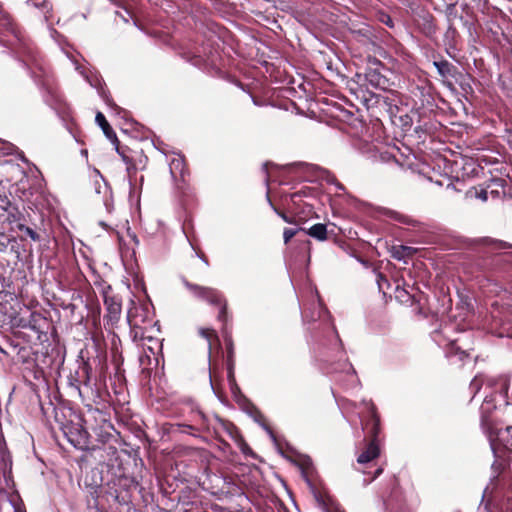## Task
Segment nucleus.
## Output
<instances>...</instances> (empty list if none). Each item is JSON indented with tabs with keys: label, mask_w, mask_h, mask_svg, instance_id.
Instances as JSON below:
<instances>
[{
	"label": "nucleus",
	"mask_w": 512,
	"mask_h": 512,
	"mask_svg": "<svg viewBox=\"0 0 512 512\" xmlns=\"http://www.w3.org/2000/svg\"><path fill=\"white\" fill-rule=\"evenodd\" d=\"M483 427L486 429L490 446L495 457L492 469L500 473V471L504 469L506 459H508L507 453L512 452V427L495 431L493 428H486L485 422L483 423Z\"/></svg>",
	"instance_id": "1"
},
{
	"label": "nucleus",
	"mask_w": 512,
	"mask_h": 512,
	"mask_svg": "<svg viewBox=\"0 0 512 512\" xmlns=\"http://www.w3.org/2000/svg\"><path fill=\"white\" fill-rule=\"evenodd\" d=\"M371 413L373 417V439L367 448L358 456L357 462L360 464L368 463L377 458L380 454L379 446L376 443L377 434L379 432V418L375 413V407L373 405H371Z\"/></svg>",
	"instance_id": "2"
},
{
	"label": "nucleus",
	"mask_w": 512,
	"mask_h": 512,
	"mask_svg": "<svg viewBox=\"0 0 512 512\" xmlns=\"http://www.w3.org/2000/svg\"><path fill=\"white\" fill-rule=\"evenodd\" d=\"M418 251V248L406 245H393L389 250L392 258L404 263H407Z\"/></svg>",
	"instance_id": "3"
},
{
	"label": "nucleus",
	"mask_w": 512,
	"mask_h": 512,
	"mask_svg": "<svg viewBox=\"0 0 512 512\" xmlns=\"http://www.w3.org/2000/svg\"><path fill=\"white\" fill-rule=\"evenodd\" d=\"M127 319L132 328H142V325L145 322L146 314L142 307L134 305L132 302V307L128 310Z\"/></svg>",
	"instance_id": "4"
},
{
	"label": "nucleus",
	"mask_w": 512,
	"mask_h": 512,
	"mask_svg": "<svg viewBox=\"0 0 512 512\" xmlns=\"http://www.w3.org/2000/svg\"><path fill=\"white\" fill-rule=\"evenodd\" d=\"M418 293L411 294L409 290H395V298L396 300L406 306H411L414 304V302L420 301V291L417 290Z\"/></svg>",
	"instance_id": "5"
},
{
	"label": "nucleus",
	"mask_w": 512,
	"mask_h": 512,
	"mask_svg": "<svg viewBox=\"0 0 512 512\" xmlns=\"http://www.w3.org/2000/svg\"><path fill=\"white\" fill-rule=\"evenodd\" d=\"M307 234L319 241L327 239V227L325 224L317 223L307 230Z\"/></svg>",
	"instance_id": "6"
},
{
	"label": "nucleus",
	"mask_w": 512,
	"mask_h": 512,
	"mask_svg": "<svg viewBox=\"0 0 512 512\" xmlns=\"http://www.w3.org/2000/svg\"><path fill=\"white\" fill-rule=\"evenodd\" d=\"M95 120H96V123L102 128L104 134L109 139L116 138L115 133L113 132V130L111 129V127H110L109 123L107 122L105 116L101 112H98L96 114Z\"/></svg>",
	"instance_id": "7"
},
{
	"label": "nucleus",
	"mask_w": 512,
	"mask_h": 512,
	"mask_svg": "<svg viewBox=\"0 0 512 512\" xmlns=\"http://www.w3.org/2000/svg\"><path fill=\"white\" fill-rule=\"evenodd\" d=\"M366 79L369 81V83L371 85H373L374 87H383L384 84L386 83V79L385 77H383L379 72H377L376 70H372L370 69L367 73H366Z\"/></svg>",
	"instance_id": "8"
},
{
	"label": "nucleus",
	"mask_w": 512,
	"mask_h": 512,
	"mask_svg": "<svg viewBox=\"0 0 512 512\" xmlns=\"http://www.w3.org/2000/svg\"><path fill=\"white\" fill-rule=\"evenodd\" d=\"M170 172L173 177H177V174L183 176L184 172V160L181 157H174L170 164Z\"/></svg>",
	"instance_id": "9"
},
{
	"label": "nucleus",
	"mask_w": 512,
	"mask_h": 512,
	"mask_svg": "<svg viewBox=\"0 0 512 512\" xmlns=\"http://www.w3.org/2000/svg\"><path fill=\"white\" fill-rule=\"evenodd\" d=\"M103 296L109 311L114 315L119 314L121 312V303L110 297L108 295V290H103Z\"/></svg>",
	"instance_id": "10"
},
{
	"label": "nucleus",
	"mask_w": 512,
	"mask_h": 512,
	"mask_svg": "<svg viewBox=\"0 0 512 512\" xmlns=\"http://www.w3.org/2000/svg\"><path fill=\"white\" fill-rule=\"evenodd\" d=\"M433 65L436 67L438 73L442 77H447V76L451 75L453 65L450 64L448 61H446V60L434 61Z\"/></svg>",
	"instance_id": "11"
},
{
	"label": "nucleus",
	"mask_w": 512,
	"mask_h": 512,
	"mask_svg": "<svg viewBox=\"0 0 512 512\" xmlns=\"http://www.w3.org/2000/svg\"><path fill=\"white\" fill-rule=\"evenodd\" d=\"M27 5L42 10L45 19L48 20L47 13L50 11L51 6L47 0H28Z\"/></svg>",
	"instance_id": "12"
},
{
	"label": "nucleus",
	"mask_w": 512,
	"mask_h": 512,
	"mask_svg": "<svg viewBox=\"0 0 512 512\" xmlns=\"http://www.w3.org/2000/svg\"><path fill=\"white\" fill-rule=\"evenodd\" d=\"M448 357H458L459 361H463L465 357L468 356V354L465 351H462L455 345L453 342L451 344L450 349L447 351Z\"/></svg>",
	"instance_id": "13"
},
{
	"label": "nucleus",
	"mask_w": 512,
	"mask_h": 512,
	"mask_svg": "<svg viewBox=\"0 0 512 512\" xmlns=\"http://www.w3.org/2000/svg\"><path fill=\"white\" fill-rule=\"evenodd\" d=\"M209 301L212 304H217L220 307L219 318L222 319L226 312V303L222 300L218 295H210L208 296Z\"/></svg>",
	"instance_id": "14"
},
{
	"label": "nucleus",
	"mask_w": 512,
	"mask_h": 512,
	"mask_svg": "<svg viewBox=\"0 0 512 512\" xmlns=\"http://www.w3.org/2000/svg\"><path fill=\"white\" fill-rule=\"evenodd\" d=\"M391 216L397 220L400 223L407 224V225H415L416 221L411 219L410 217L397 213V212H391Z\"/></svg>",
	"instance_id": "15"
},
{
	"label": "nucleus",
	"mask_w": 512,
	"mask_h": 512,
	"mask_svg": "<svg viewBox=\"0 0 512 512\" xmlns=\"http://www.w3.org/2000/svg\"><path fill=\"white\" fill-rule=\"evenodd\" d=\"M199 334L204 337L205 339H207L208 343H209V350L211 349V341L212 339H216L217 338V335L215 334V332L212 330V329H208V328H200L199 329Z\"/></svg>",
	"instance_id": "16"
},
{
	"label": "nucleus",
	"mask_w": 512,
	"mask_h": 512,
	"mask_svg": "<svg viewBox=\"0 0 512 512\" xmlns=\"http://www.w3.org/2000/svg\"><path fill=\"white\" fill-rule=\"evenodd\" d=\"M225 341H226V345H227V349H228V356H229V377H230V379H232L233 378V373H232L233 343H232L231 338H226Z\"/></svg>",
	"instance_id": "17"
},
{
	"label": "nucleus",
	"mask_w": 512,
	"mask_h": 512,
	"mask_svg": "<svg viewBox=\"0 0 512 512\" xmlns=\"http://www.w3.org/2000/svg\"><path fill=\"white\" fill-rule=\"evenodd\" d=\"M468 194L482 200L483 202L488 200V193L484 189H481L480 191L476 189H474L473 191L470 190L468 191Z\"/></svg>",
	"instance_id": "18"
},
{
	"label": "nucleus",
	"mask_w": 512,
	"mask_h": 512,
	"mask_svg": "<svg viewBox=\"0 0 512 512\" xmlns=\"http://www.w3.org/2000/svg\"><path fill=\"white\" fill-rule=\"evenodd\" d=\"M295 234H296V230L286 228L283 232L284 242L288 243L295 236Z\"/></svg>",
	"instance_id": "19"
},
{
	"label": "nucleus",
	"mask_w": 512,
	"mask_h": 512,
	"mask_svg": "<svg viewBox=\"0 0 512 512\" xmlns=\"http://www.w3.org/2000/svg\"><path fill=\"white\" fill-rule=\"evenodd\" d=\"M124 162L127 164V172H128V175L129 177H131V174L132 172H135L136 171V166L134 164H132L129 160V158L127 156H122Z\"/></svg>",
	"instance_id": "20"
},
{
	"label": "nucleus",
	"mask_w": 512,
	"mask_h": 512,
	"mask_svg": "<svg viewBox=\"0 0 512 512\" xmlns=\"http://www.w3.org/2000/svg\"><path fill=\"white\" fill-rule=\"evenodd\" d=\"M380 21L382 23H384L385 25H387L388 27H393L394 26L392 18L389 15H387V14H382L380 16Z\"/></svg>",
	"instance_id": "21"
},
{
	"label": "nucleus",
	"mask_w": 512,
	"mask_h": 512,
	"mask_svg": "<svg viewBox=\"0 0 512 512\" xmlns=\"http://www.w3.org/2000/svg\"><path fill=\"white\" fill-rule=\"evenodd\" d=\"M133 285L134 288H144V282L139 276L135 277Z\"/></svg>",
	"instance_id": "22"
},
{
	"label": "nucleus",
	"mask_w": 512,
	"mask_h": 512,
	"mask_svg": "<svg viewBox=\"0 0 512 512\" xmlns=\"http://www.w3.org/2000/svg\"><path fill=\"white\" fill-rule=\"evenodd\" d=\"M497 244V248L498 249H507V248H512V245L507 243V242H503V241H498L496 242Z\"/></svg>",
	"instance_id": "23"
},
{
	"label": "nucleus",
	"mask_w": 512,
	"mask_h": 512,
	"mask_svg": "<svg viewBox=\"0 0 512 512\" xmlns=\"http://www.w3.org/2000/svg\"><path fill=\"white\" fill-rule=\"evenodd\" d=\"M12 293L8 290H0V301L4 300L7 296H11Z\"/></svg>",
	"instance_id": "24"
},
{
	"label": "nucleus",
	"mask_w": 512,
	"mask_h": 512,
	"mask_svg": "<svg viewBox=\"0 0 512 512\" xmlns=\"http://www.w3.org/2000/svg\"><path fill=\"white\" fill-rule=\"evenodd\" d=\"M26 231H27V234H28V235H29L33 240H36V239H37V235H36V233H35L32 229L27 228V229H26Z\"/></svg>",
	"instance_id": "25"
},
{
	"label": "nucleus",
	"mask_w": 512,
	"mask_h": 512,
	"mask_svg": "<svg viewBox=\"0 0 512 512\" xmlns=\"http://www.w3.org/2000/svg\"><path fill=\"white\" fill-rule=\"evenodd\" d=\"M0 203H8L5 194L0 190Z\"/></svg>",
	"instance_id": "26"
},
{
	"label": "nucleus",
	"mask_w": 512,
	"mask_h": 512,
	"mask_svg": "<svg viewBox=\"0 0 512 512\" xmlns=\"http://www.w3.org/2000/svg\"><path fill=\"white\" fill-rule=\"evenodd\" d=\"M277 213L281 216V218H282L285 222L290 223V220L287 218V216H286L285 214L280 213V212H277Z\"/></svg>",
	"instance_id": "27"
},
{
	"label": "nucleus",
	"mask_w": 512,
	"mask_h": 512,
	"mask_svg": "<svg viewBox=\"0 0 512 512\" xmlns=\"http://www.w3.org/2000/svg\"><path fill=\"white\" fill-rule=\"evenodd\" d=\"M375 274H376V277H377V284H378L379 287H381L382 284L380 282V279H382V276H381V274L376 273V272H375Z\"/></svg>",
	"instance_id": "28"
},
{
	"label": "nucleus",
	"mask_w": 512,
	"mask_h": 512,
	"mask_svg": "<svg viewBox=\"0 0 512 512\" xmlns=\"http://www.w3.org/2000/svg\"><path fill=\"white\" fill-rule=\"evenodd\" d=\"M471 385L474 387H477L478 388V382H477V379H474L471 383Z\"/></svg>",
	"instance_id": "29"
},
{
	"label": "nucleus",
	"mask_w": 512,
	"mask_h": 512,
	"mask_svg": "<svg viewBox=\"0 0 512 512\" xmlns=\"http://www.w3.org/2000/svg\"><path fill=\"white\" fill-rule=\"evenodd\" d=\"M359 261H360L363 265H365L366 267H368V266H369V263H368L367 261L362 260V259H359Z\"/></svg>",
	"instance_id": "30"
},
{
	"label": "nucleus",
	"mask_w": 512,
	"mask_h": 512,
	"mask_svg": "<svg viewBox=\"0 0 512 512\" xmlns=\"http://www.w3.org/2000/svg\"><path fill=\"white\" fill-rule=\"evenodd\" d=\"M382 473V469L379 468L376 470V473H375V477H377L378 475H380Z\"/></svg>",
	"instance_id": "31"
},
{
	"label": "nucleus",
	"mask_w": 512,
	"mask_h": 512,
	"mask_svg": "<svg viewBox=\"0 0 512 512\" xmlns=\"http://www.w3.org/2000/svg\"><path fill=\"white\" fill-rule=\"evenodd\" d=\"M86 78H87V80H88V82L90 83V85H91V86L97 87V85H96V84H94V83L92 82V80H90L88 77H86Z\"/></svg>",
	"instance_id": "32"
},
{
	"label": "nucleus",
	"mask_w": 512,
	"mask_h": 512,
	"mask_svg": "<svg viewBox=\"0 0 512 512\" xmlns=\"http://www.w3.org/2000/svg\"><path fill=\"white\" fill-rule=\"evenodd\" d=\"M487 490H488V488H486V489L484 490V493H483V499L485 498V496H486V494H487Z\"/></svg>",
	"instance_id": "33"
},
{
	"label": "nucleus",
	"mask_w": 512,
	"mask_h": 512,
	"mask_svg": "<svg viewBox=\"0 0 512 512\" xmlns=\"http://www.w3.org/2000/svg\"><path fill=\"white\" fill-rule=\"evenodd\" d=\"M296 197H298V194H296V193H295V194H293V195H291V198H292V199H294V198H296Z\"/></svg>",
	"instance_id": "34"
}]
</instances>
